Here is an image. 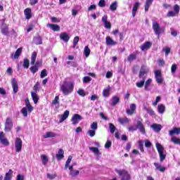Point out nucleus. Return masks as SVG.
Listing matches in <instances>:
<instances>
[{
	"label": "nucleus",
	"instance_id": "nucleus-1",
	"mask_svg": "<svg viewBox=\"0 0 180 180\" xmlns=\"http://www.w3.org/2000/svg\"><path fill=\"white\" fill-rule=\"evenodd\" d=\"M75 84L74 82L64 80L60 85V91L65 96H68L70 94L74 92V86Z\"/></svg>",
	"mask_w": 180,
	"mask_h": 180
},
{
	"label": "nucleus",
	"instance_id": "nucleus-2",
	"mask_svg": "<svg viewBox=\"0 0 180 180\" xmlns=\"http://www.w3.org/2000/svg\"><path fill=\"white\" fill-rule=\"evenodd\" d=\"M137 129H139L142 134H146V127L143 124V119L141 118H139L136 122V125H131L127 127L128 131H136Z\"/></svg>",
	"mask_w": 180,
	"mask_h": 180
},
{
	"label": "nucleus",
	"instance_id": "nucleus-3",
	"mask_svg": "<svg viewBox=\"0 0 180 180\" xmlns=\"http://www.w3.org/2000/svg\"><path fill=\"white\" fill-rule=\"evenodd\" d=\"M152 27L156 36H160L162 34V33H164V32H165V28L160 26L158 22L155 20L153 21Z\"/></svg>",
	"mask_w": 180,
	"mask_h": 180
},
{
	"label": "nucleus",
	"instance_id": "nucleus-4",
	"mask_svg": "<svg viewBox=\"0 0 180 180\" xmlns=\"http://www.w3.org/2000/svg\"><path fill=\"white\" fill-rule=\"evenodd\" d=\"M115 172L118 174L119 176H121V180H130L131 179V176L129 174V172L126 169H115Z\"/></svg>",
	"mask_w": 180,
	"mask_h": 180
},
{
	"label": "nucleus",
	"instance_id": "nucleus-5",
	"mask_svg": "<svg viewBox=\"0 0 180 180\" xmlns=\"http://www.w3.org/2000/svg\"><path fill=\"white\" fill-rule=\"evenodd\" d=\"M156 148L158 150V153H159L160 162H162L167 157V155L164 154V148L161 143L158 142L156 143Z\"/></svg>",
	"mask_w": 180,
	"mask_h": 180
},
{
	"label": "nucleus",
	"instance_id": "nucleus-6",
	"mask_svg": "<svg viewBox=\"0 0 180 180\" xmlns=\"http://www.w3.org/2000/svg\"><path fill=\"white\" fill-rule=\"evenodd\" d=\"M4 130L5 131H11L13 127V121L12 120V118L7 117L4 124Z\"/></svg>",
	"mask_w": 180,
	"mask_h": 180
},
{
	"label": "nucleus",
	"instance_id": "nucleus-7",
	"mask_svg": "<svg viewBox=\"0 0 180 180\" xmlns=\"http://www.w3.org/2000/svg\"><path fill=\"white\" fill-rule=\"evenodd\" d=\"M155 79L158 84H162L164 82V77H162L161 70L155 71Z\"/></svg>",
	"mask_w": 180,
	"mask_h": 180
},
{
	"label": "nucleus",
	"instance_id": "nucleus-8",
	"mask_svg": "<svg viewBox=\"0 0 180 180\" xmlns=\"http://www.w3.org/2000/svg\"><path fill=\"white\" fill-rule=\"evenodd\" d=\"M22 142L20 138H16L15 141V147L16 153H20L22 151Z\"/></svg>",
	"mask_w": 180,
	"mask_h": 180
},
{
	"label": "nucleus",
	"instance_id": "nucleus-9",
	"mask_svg": "<svg viewBox=\"0 0 180 180\" xmlns=\"http://www.w3.org/2000/svg\"><path fill=\"white\" fill-rule=\"evenodd\" d=\"M148 72V68H147L146 65H142L141 67V70L139 72V78L146 79L145 75H147Z\"/></svg>",
	"mask_w": 180,
	"mask_h": 180
},
{
	"label": "nucleus",
	"instance_id": "nucleus-10",
	"mask_svg": "<svg viewBox=\"0 0 180 180\" xmlns=\"http://www.w3.org/2000/svg\"><path fill=\"white\" fill-rule=\"evenodd\" d=\"M81 120H82V117L78 114H75L71 119V122L74 125L78 124Z\"/></svg>",
	"mask_w": 180,
	"mask_h": 180
},
{
	"label": "nucleus",
	"instance_id": "nucleus-11",
	"mask_svg": "<svg viewBox=\"0 0 180 180\" xmlns=\"http://www.w3.org/2000/svg\"><path fill=\"white\" fill-rule=\"evenodd\" d=\"M101 21L103 22L105 29H111L112 25L110 24V22L108 21V15H105L103 16Z\"/></svg>",
	"mask_w": 180,
	"mask_h": 180
},
{
	"label": "nucleus",
	"instance_id": "nucleus-12",
	"mask_svg": "<svg viewBox=\"0 0 180 180\" xmlns=\"http://www.w3.org/2000/svg\"><path fill=\"white\" fill-rule=\"evenodd\" d=\"M11 85H12V88L14 94H18V91H19V86L18 85V81H16V79L15 78L12 79Z\"/></svg>",
	"mask_w": 180,
	"mask_h": 180
},
{
	"label": "nucleus",
	"instance_id": "nucleus-13",
	"mask_svg": "<svg viewBox=\"0 0 180 180\" xmlns=\"http://www.w3.org/2000/svg\"><path fill=\"white\" fill-rule=\"evenodd\" d=\"M0 141L1 144H4V146H9V141H8V139L5 138V134L3 131H0Z\"/></svg>",
	"mask_w": 180,
	"mask_h": 180
},
{
	"label": "nucleus",
	"instance_id": "nucleus-14",
	"mask_svg": "<svg viewBox=\"0 0 180 180\" xmlns=\"http://www.w3.org/2000/svg\"><path fill=\"white\" fill-rule=\"evenodd\" d=\"M20 54H22V48L17 49L15 53H11V58L12 60H16L20 57Z\"/></svg>",
	"mask_w": 180,
	"mask_h": 180
},
{
	"label": "nucleus",
	"instance_id": "nucleus-15",
	"mask_svg": "<svg viewBox=\"0 0 180 180\" xmlns=\"http://www.w3.org/2000/svg\"><path fill=\"white\" fill-rule=\"evenodd\" d=\"M151 46H153V44L151 42L146 41L140 46V49L142 51H144L145 50H148V49H151Z\"/></svg>",
	"mask_w": 180,
	"mask_h": 180
},
{
	"label": "nucleus",
	"instance_id": "nucleus-16",
	"mask_svg": "<svg viewBox=\"0 0 180 180\" xmlns=\"http://www.w3.org/2000/svg\"><path fill=\"white\" fill-rule=\"evenodd\" d=\"M120 102V98L117 96H112L110 101L111 106H116L117 103Z\"/></svg>",
	"mask_w": 180,
	"mask_h": 180
},
{
	"label": "nucleus",
	"instance_id": "nucleus-17",
	"mask_svg": "<svg viewBox=\"0 0 180 180\" xmlns=\"http://www.w3.org/2000/svg\"><path fill=\"white\" fill-rule=\"evenodd\" d=\"M136 109V105L134 103H132L129 106V109L127 110V115H133Z\"/></svg>",
	"mask_w": 180,
	"mask_h": 180
},
{
	"label": "nucleus",
	"instance_id": "nucleus-18",
	"mask_svg": "<svg viewBox=\"0 0 180 180\" xmlns=\"http://www.w3.org/2000/svg\"><path fill=\"white\" fill-rule=\"evenodd\" d=\"M60 40H63L65 43H68L70 41V37L67 32H63L60 34Z\"/></svg>",
	"mask_w": 180,
	"mask_h": 180
},
{
	"label": "nucleus",
	"instance_id": "nucleus-19",
	"mask_svg": "<svg viewBox=\"0 0 180 180\" xmlns=\"http://www.w3.org/2000/svg\"><path fill=\"white\" fill-rule=\"evenodd\" d=\"M105 43L107 46H116L117 42L112 40L110 37H106L105 38Z\"/></svg>",
	"mask_w": 180,
	"mask_h": 180
},
{
	"label": "nucleus",
	"instance_id": "nucleus-20",
	"mask_svg": "<svg viewBox=\"0 0 180 180\" xmlns=\"http://www.w3.org/2000/svg\"><path fill=\"white\" fill-rule=\"evenodd\" d=\"M150 127L154 130V131H156V133L161 131V129H162V126L158 124H153L150 125Z\"/></svg>",
	"mask_w": 180,
	"mask_h": 180
},
{
	"label": "nucleus",
	"instance_id": "nucleus-21",
	"mask_svg": "<svg viewBox=\"0 0 180 180\" xmlns=\"http://www.w3.org/2000/svg\"><path fill=\"white\" fill-rule=\"evenodd\" d=\"M47 27H50L53 32H60V27L56 24H47Z\"/></svg>",
	"mask_w": 180,
	"mask_h": 180
},
{
	"label": "nucleus",
	"instance_id": "nucleus-22",
	"mask_svg": "<svg viewBox=\"0 0 180 180\" xmlns=\"http://www.w3.org/2000/svg\"><path fill=\"white\" fill-rule=\"evenodd\" d=\"M140 7V4L139 2H136L134 4V7L132 8V16L134 18L136 16V14L137 13V11L139 10V8Z\"/></svg>",
	"mask_w": 180,
	"mask_h": 180
},
{
	"label": "nucleus",
	"instance_id": "nucleus-23",
	"mask_svg": "<svg viewBox=\"0 0 180 180\" xmlns=\"http://www.w3.org/2000/svg\"><path fill=\"white\" fill-rule=\"evenodd\" d=\"M68 116H70V111L65 110L63 115H61V118L59 120L60 123H63L64 120H66L68 118Z\"/></svg>",
	"mask_w": 180,
	"mask_h": 180
},
{
	"label": "nucleus",
	"instance_id": "nucleus-24",
	"mask_svg": "<svg viewBox=\"0 0 180 180\" xmlns=\"http://www.w3.org/2000/svg\"><path fill=\"white\" fill-rule=\"evenodd\" d=\"M56 157L58 161L63 160L64 158V150L63 149H59Z\"/></svg>",
	"mask_w": 180,
	"mask_h": 180
},
{
	"label": "nucleus",
	"instance_id": "nucleus-25",
	"mask_svg": "<svg viewBox=\"0 0 180 180\" xmlns=\"http://www.w3.org/2000/svg\"><path fill=\"white\" fill-rule=\"evenodd\" d=\"M12 176H13V171L12 169H9L4 176V180H12Z\"/></svg>",
	"mask_w": 180,
	"mask_h": 180
},
{
	"label": "nucleus",
	"instance_id": "nucleus-26",
	"mask_svg": "<svg viewBox=\"0 0 180 180\" xmlns=\"http://www.w3.org/2000/svg\"><path fill=\"white\" fill-rule=\"evenodd\" d=\"M24 15H25L26 19H30V18H32V9L30 8H26L24 11Z\"/></svg>",
	"mask_w": 180,
	"mask_h": 180
},
{
	"label": "nucleus",
	"instance_id": "nucleus-27",
	"mask_svg": "<svg viewBox=\"0 0 180 180\" xmlns=\"http://www.w3.org/2000/svg\"><path fill=\"white\" fill-rule=\"evenodd\" d=\"M154 166L155 167L156 169H158V171H160V172H165L166 168L161 166V164L158 162H155Z\"/></svg>",
	"mask_w": 180,
	"mask_h": 180
},
{
	"label": "nucleus",
	"instance_id": "nucleus-28",
	"mask_svg": "<svg viewBox=\"0 0 180 180\" xmlns=\"http://www.w3.org/2000/svg\"><path fill=\"white\" fill-rule=\"evenodd\" d=\"M1 33L5 36L9 34V27L6 25H3L1 27Z\"/></svg>",
	"mask_w": 180,
	"mask_h": 180
},
{
	"label": "nucleus",
	"instance_id": "nucleus-29",
	"mask_svg": "<svg viewBox=\"0 0 180 180\" xmlns=\"http://www.w3.org/2000/svg\"><path fill=\"white\" fill-rule=\"evenodd\" d=\"M81 11V6H76L75 8L72 10V16H77L78 15V12Z\"/></svg>",
	"mask_w": 180,
	"mask_h": 180
},
{
	"label": "nucleus",
	"instance_id": "nucleus-30",
	"mask_svg": "<svg viewBox=\"0 0 180 180\" xmlns=\"http://www.w3.org/2000/svg\"><path fill=\"white\" fill-rule=\"evenodd\" d=\"M39 64H40V62H37L35 65H34L30 68V70L31 72H32V74H36V72H37V71H39V68H38Z\"/></svg>",
	"mask_w": 180,
	"mask_h": 180
},
{
	"label": "nucleus",
	"instance_id": "nucleus-31",
	"mask_svg": "<svg viewBox=\"0 0 180 180\" xmlns=\"http://www.w3.org/2000/svg\"><path fill=\"white\" fill-rule=\"evenodd\" d=\"M118 122L119 123H120V124H124L126 123H129L130 120H129V118H127V117H120V118H118Z\"/></svg>",
	"mask_w": 180,
	"mask_h": 180
},
{
	"label": "nucleus",
	"instance_id": "nucleus-32",
	"mask_svg": "<svg viewBox=\"0 0 180 180\" xmlns=\"http://www.w3.org/2000/svg\"><path fill=\"white\" fill-rule=\"evenodd\" d=\"M138 148L140 150L141 153L144 152V141L143 140H139L138 141Z\"/></svg>",
	"mask_w": 180,
	"mask_h": 180
},
{
	"label": "nucleus",
	"instance_id": "nucleus-33",
	"mask_svg": "<svg viewBox=\"0 0 180 180\" xmlns=\"http://www.w3.org/2000/svg\"><path fill=\"white\" fill-rule=\"evenodd\" d=\"M31 96L32 98V101H34V103H37V102H39V96L36 92L32 91Z\"/></svg>",
	"mask_w": 180,
	"mask_h": 180
},
{
	"label": "nucleus",
	"instance_id": "nucleus-34",
	"mask_svg": "<svg viewBox=\"0 0 180 180\" xmlns=\"http://www.w3.org/2000/svg\"><path fill=\"white\" fill-rule=\"evenodd\" d=\"M89 149L91 151H92V153H94L95 154V155H101V154L98 148L89 147Z\"/></svg>",
	"mask_w": 180,
	"mask_h": 180
},
{
	"label": "nucleus",
	"instance_id": "nucleus-35",
	"mask_svg": "<svg viewBox=\"0 0 180 180\" xmlns=\"http://www.w3.org/2000/svg\"><path fill=\"white\" fill-rule=\"evenodd\" d=\"M117 9V1L112 2L110 6V11L115 12Z\"/></svg>",
	"mask_w": 180,
	"mask_h": 180
},
{
	"label": "nucleus",
	"instance_id": "nucleus-36",
	"mask_svg": "<svg viewBox=\"0 0 180 180\" xmlns=\"http://www.w3.org/2000/svg\"><path fill=\"white\" fill-rule=\"evenodd\" d=\"M137 58V55L135 53H131L127 57V61H129V63H131V61H134Z\"/></svg>",
	"mask_w": 180,
	"mask_h": 180
},
{
	"label": "nucleus",
	"instance_id": "nucleus-37",
	"mask_svg": "<svg viewBox=\"0 0 180 180\" xmlns=\"http://www.w3.org/2000/svg\"><path fill=\"white\" fill-rule=\"evenodd\" d=\"M158 110L159 113L162 115V113H164L165 112V105H164V104H160L158 106Z\"/></svg>",
	"mask_w": 180,
	"mask_h": 180
},
{
	"label": "nucleus",
	"instance_id": "nucleus-38",
	"mask_svg": "<svg viewBox=\"0 0 180 180\" xmlns=\"http://www.w3.org/2000/svg\"><path fill=\"white\" fill-rule=\"evenodd\" d=\"M153 82L152 79H148L146 82H145V91H150V84Z\"/></svg>",
	"mask_w": 180,
	"mask_h": 180
},
{
	"label": "nucleus",
	"instance_id": "nucleus-39",
	"mask_svg": "<svg viewBox=\"0 0 180 180\" xmlns=\"http://www.w3.org/2000/svg\"><path fill=\"white\" fill-rule=\"evenodd\" d=\"M37 57V53L33 52L31 56V65H34V63H36V58Z\"/></svg>",
	"mask_w": 180,
	"mask_h": 180
},
{
	"label": "nucleus",
	"instance_id": "nucleus-40",
	"mask_svg": "<svg viewBox=\"0 0 180 180\" xmlns=\"http://www.w3.org/2000/svg\"><path fill=\"white\" fill-rule=\"evenodd\" d=\"M84 54L85 57H89V54H91V49L88 46H86L84 49Z\"/></svg>",
	"mask_w": 180,
	"mask_h": 180
},
{
	"label": "nucleus",
	"instance_id": "nucleus-41",
	"mask_svg": "<svg viewBox=\"0 0 180 180\" xmlns=\"http://www.w3.org/2000/svg\"><path fill=\"white\" fill-rule=\"evenodd\" d=\"M176 70H178V65L174 63L171 67L172 75H175V73L176 72Z\"/></svg>",
	"mask_w": 180,
	"mask_h": 180
},
{
	"label": "nucleus",
	"instance_id": "nucleus-42",
	"mask_svg": "<svg viewBox=\"0 0 180 180\" xmlns=\"http://www.w3.org/2000/svg\"><path fill=\"white\" fill-rule=\"evenodd\" d=\"M71 161H72V156H69L65 165V169H67L70 167Z\"/></svg>",
	"mask_w": 180,
	"mask_h": 180
},
{
	"label": "nucleus",
	"instance_id": "nucleus-43",
	"mask_svg": "<svg viewBox=\"0 0 180 180\" xmlns=\"http://www.w3.org/2000/svg\"><path fill=\"white\" fill-rule=\"evenodd\" d=\"M142 79L141 82H136V86L138 88H143V86H144L146 79Z\"/></svg>",
	"mask_w": 180,
	"mask_h": 180
},
{
	"label": "nucleus",
	"instance_id": "nucleus-44",
	"mask_svg": "<svg viewBox=\"0 0 180 180\" xmlns=\"http://www.w3.org/2000/svg\"><path fill=\"white\" fill-rule=\"evenodd\" d=\"M68 65H70V67H74L75 68H77L78 67V63L75 61H68L67 62Z\"/></svg>",
	"mask_w": 180,
	"mask_h": 180
},
{
	"label": "nucleus",
	"instance_id": "nucleus-45",
	"mask_svg": "<svg viewBox=\"0 0 180 180\" xmlns=\"http://www.w3.org/2000/svg\"><path fill=\"white\" fill-rule=\"evenodd\" d=\"M57 136V134L51 131H48L46 134V139H49L50 137H56Z\"/></svg>",
	"mask_w": 180,
	"mask_h": 180
},
{
	"label": "nucleus",
	"instance_id": "nucleus-46",
	"mask_svg": "<svg viewBox=\"0 0 180 180\" xmlns=\"http://www.w3.org/2000/svg\"><path fill=\"white\" fill-rule=\"evenodd\" d=\"M77 94L78 95H79V96H82L83 98L86 95V94L85 93V90L82 89H79L77 91Z\"/></svg>",
	"mask_w": 180,
	"mask_h": 180
},
{
	"label": "nucleus",
	"instance_id": "nucleus-47",
	"mask_svg": "<svg viewBox=\"0 0 180 180\" xmlns=\"http://www.w3.org/2000/svg\"><path fill=\"white\" fill-rule=\"evenodd\" d=\"M30 64V62L29 61V59L25 58L23 60V67L24 68H29V65Z\"/></svg>",
	"mask_w": 180,
	"mask_h": 180
},
{
	"label": "nucleus",
	"instance_id": "nucleus-48",
	"mask_svg": "<svg viewBox=\"0 0 180 180\" xmlns=\"http://www.w3.org/2000/svg\"><path fill=\"white\" fill-rule=\"evenodd\" d=\"M34 43L35 44H41V38L40 37H36L34 38Z\"/></svg>",
	"mask_w": 180,
	"mask_h": 180
},
{
	"label": "nucleus",
	"instance_id": "nucleus-49",
	"mask_svg": "<svg viewBox=\"0 0 180 180\" xmlns=\"http://www.w3.org/2000/svg\"><path fill=\"white\" fill-rule=\"evenodd\" d=\"M109 129H110V133L113 134V133H115V130H116V127H115L113 124L109 123Z\"/></svg>",
	"mask_w": 180,
	"mask_h": 180
},
{
	"label": "nucleus",
	"instance_id": "nucleus-50",
	"mask_svg": "<svg viewBox=\"0 0 180 180\" xmlns=\"http://www.w3.org/2000/svg\"><path fill=\"white\" fill-rule=\"evenodd\" d=\"M90 127H91V130H95V131L98 130V122H93L91 124Z\"/></svg>",
	"mask_w": 180,
	"mask_h": 180
},
{
	"label": "nucleus",
	"instance_id": "nucleus-51",
	"mask_svg": "<svg viewBox=\"0 0 180 180\" xmlns=\"http://www.w3.org/2000/svg\"><path fill=\"white\" fill-rule=\"evenodd\" d=\"M27 108H22L21 110V113L22 114V115L24 116V117H27Z\"/></svg>",
	"mask_w": 180,
	"mask_h": 180
},
{
	"label": "nucleus",
	"instance_id": "nucleus-52",
	"mask_svg": "<svg viewBox=\"0 0 180 180\" xmlns=\"http://www.w3.org/2000/svg\"><path fill=\"white\" fill-rule=\"evenodd\" d=\"M98 6H100V8H105L106 6V1H105V0H100Z\"/></svg>",
	"mask_w": 180,
	"mask_h": 180
},
{
	"label": "nucleus",
	"instance_id": "nucleus-53",
	"mask_svg": "<svg viewBox=\"0 0 180 180\" xmlns=\"http://www.w3.org/2000/svg\"><path fill=\"white\" fill-rule=\"evenodd\" d=\"M176 15H178L177 13H176L174 11H169L168 13H167V16L169 18H174V16H175Z\"/></svg>",
	"mask_w": 180,
	"mask_h": 180
},
{
	"label": "nucleus",
	"instance_id": "nucleus-54",
	"mask_svg": "<svg viewBox=\"0 0 180 180\" xmlns=\"http://www.w3.org/2000/svg\"><path fill=\"white\" fill-rule=\"evenodd\" d=\"M70 175H71V176H77V175H79V171L73 170V172H70Z\"/></svg>",
	"mask_w": 180,
	"mask_h": 180
},
{
	"label": "nucleus",
	"instance_id": "nucleus-55",
	"mask_svg": "<svg viewBox=\"0 0 180 180\" xmlns=\"http://www.w3.org/2000/svg\"><path fill=\"white\" fill-rule=\"evenodd\" d=\"M96 131L94 129H89L88 131V134L90 136V137H94V136H95L96 134Z\"/></svg>",
	"mask_w": 180,
	"mask_h": 180
},
{
	"label": "nucleus",
	"instance_id": "nucleus-56",
	"mask_svg": "<svg viewBox=\"0 0 180 180\" xmlns=\"http://www.w3.org/2000/svg\"><path fill=\"white\" fill-rule=\"evenodd\" d=\"M91 81H92V78H91L90 77H84L83 78V82H84L85 84L91 82Z\"/></svg>",
	"mask_w": 180,
	"mask_h": 180
},
{
	"label": "nucleus",
	"instance_id": "nucleus-57",
	"mask_svg": "<svg viewBox=\"0 0 180 180\" xmlns=\"http://www.w3.org/2000/svg\"><path fill=\"white\" fill-rule=\"evenodd\" d=\"M163 51H165V56L167 57V56H168V54H169V53H171V49H169L168 47H165L163 49Z\"/></svg>",
	"mask_w": 180,
	"mask_h": 180
},
{
	"label": "nucleus",
	"instance_id": "nucleus-58",
	"mask_svg": "<svg viewBox=\"0 0 180 180\" xmlns=\"http://www.w3.org/2000/svg\"><path fill=\"white\" fill-rule=\"evenodd\" d=\"M112 147V141L108 140L105 144V148H110Z\"/></svg>",
	"mask_w": 180,
	"mask_h": 180
},
{
	"label": "nucleus",
	"instance_id": "nucleus-59",
	"mask_svg": "<svg viewBox=\"0 0 180 180\" xmlns=\"http://www.w3.org/2000/svg\"><path fill=\"white\" fill-rule=\"evenodd\" d=\"M151 146H153V143H151L150 141L148 140L145 141V147H146V148H150Z\"/></svg>",
	"mask_w": 180,
	"mask_h": 180
},
{
	"label": "nucleus",
	"instance_id": "nucleus-60",
	"mask_svg": "<svg viewBox=\"0 0 180 180\" xmlns=\"http://www.w3.org/2000/svg\"><path fill=\"white\" fill-rule=\"evenodd\" d=\"M174 11L178 15L179 13V6L178 4H176L173 7Z\"/></svg>",
	"mask_w": 180,
	"mask_h": 180
},
{
	"label": "nucleus",
	"instance_id": "nucleus-61",
	"mask_svg": "<svg viewBox=\"0 0 180 180\" xmlns=\"http://www.w3.org/2000/svg\"><path fill=\"white\" fill-rule=\"evenodd\" d=\"M103 96H105V98L109 96V89H105L103 91Z\"/></svg>",
	"mask_w": 180,
	"mask_h": 180
},
{
	"label": "nucleus",
	"instance_id": "nucleus-62",
	"mask_svg": "<svg viewBox=\"0 0 180 180\" xmlns=\"http://www.w3.org/2000/svg\"><path fill=\"white\" fill-rule=\"evenodd\" d=\"M146 110H147L148 115H150V116H154V115H155V112L151 108H148Z\"/></svg>",
	"mask_w": 180,
	"mask_h": 180
},
{
	"label": "nucleus",
	"instance_id": "nucleus-63",
	"mask_svg": "<svg viewBox=\"0 0 180 180\" xmlns=\"http://www.w3.org/2000/svg\"><path fill=\"white\" fill-rule=\"evenodd\" d=\"M39 86H40V84L39 83V82H37L33 87V89L34 91H35V92H37V91H39Z\"/></svg>",
	"mask_w": 180,
	"mask_h": 180
},
{
	"label": "nucleus",
	"instance_id": "nucleus-64",
	"mask_svg": "<svg viewBox=\"0 0 180 180\" xmlns=\"http://www.w3.org/2000/svg\"><path fill=\"white\" fill-rule=\"evenodd\" d=\"M27 110H28V113H32L33 111V106L30 104V105H27Z\"/></svg>",
	"mask_w": 180,
	"mask_h": 180
}]
</instances>
